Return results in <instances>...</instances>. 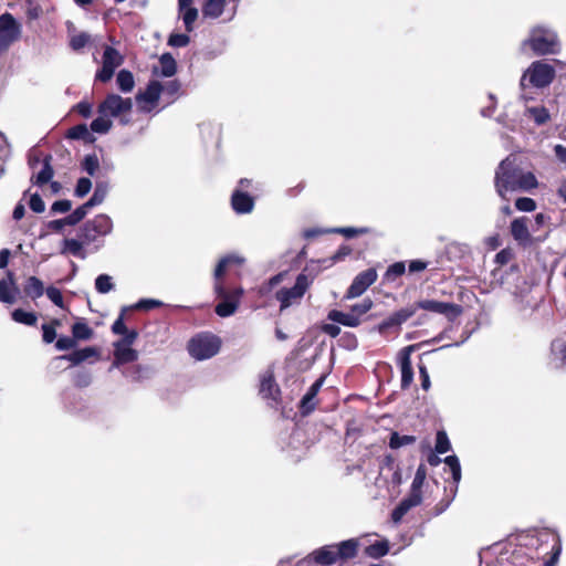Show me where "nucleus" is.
<instances>
[{
	"mask_svg": "<svg viewBox=\"0 0 566 566\" xmlns=\"http://www.w3.org/2000/svg\"><path fill=\"white\" fill-rule=\"evenodd\" d=\"M494 186L497 195L509 201L507 193L530 191L535 189L538 182L532 171L523 170L513 156H507L495 170Z\"/></svg>",
	"mask_w": 566,
	"mask_h": 566,
	"instance_id": "1",
	"label": "nucleus"
},
{
	"mask_svg": "<svg viewBox=\"0 0 566 566\" xmlns=\"http://www.w3.org/2000/svg\"><path fill=\"white\" fill-rule=\"evenodd\" d=\"M243 259L238 255H227L222 258L214 269V292L221 302L216 306V313L221 317H228L235 313L240 297L243 294L241 287H235L231 291H226L221 277L230 264H241Z\"/></svg>",
	"mask_w": 566,
	"mask_h": 566,
	"instance_id": "2",
	"label": "nucleus"
},
{
	"mask_svg": "<svg viewBox=\"0 0 566 566\" xmlns=\"http://www.w3.org/2000/svg\"><path fill=\"white\" fill-rule=\"evenodd\" d=\"M358 549V541L350 538L335 545H326L314 551L308 558L313 559L321 566H331L338 560L349 559L356 556Z\"/></svg>",
	"mask_w": 566,
	"mask_h": 566,
	"instance_id": "3",
	"label": "nucleus"
},
{
	"mask_svg": "<svg viewBox=\"0 0 566 566\" xmlns=\"http://www.w3.org/2000/svg\"><path fill=\"white\" fill-rule=\"evenodd\" d=\"M524 44L530 45L537 55L557 54L560 50L557 33L544 25L534 27Z\"/></svg>",
	"mask_w": 566,
	"mask_h": 566,
	"instance_id": "4",
	"label": "nucleus"
},
{
	"mask_svg": "<svg viewBox=\"0 0 566 566\" xmlns=\"http://www.w3.org/2000/svg\"><path fill=\"white\" fill-rule=\"evenodd\" d=\"M221 347V340L211 333H200L188 343L189 355L196 360H206L216 356Z\"/></svg>",
	"mask_w": 566,
	"mask_h": 566,
	"instance_id": "5",
	"label": "nucleus"
},
{
	"mask_svg": "<svg viewBox=\"0 0 566 566\" xmlns=\"http://www.w3.org/2000/svg\"><path fill=\"white\" fill-rule=\"evenodd\" d=\"M555 77V69L545 61L533 62L521 78V87L524 90L527 83L531 86L543 88L548 86Z\"/></svg>",
	"mask_w": 566,
	"mask_h": 566,
	"instance_id": "6",
	"label": "nucleus"
},
{
	"mask_svg": "<svg viewBox=\"0 0 566 566\" xmlns=\"http://www.w3.org/2000/svg\"><path fill=\"white\" fill-rule=\"evenodd\" d=\"M312 284V280L306 274H298L295 284L292 287H283L275 293V298L280 302V311L290 306L300 304L305 292Z\"/></svg>",
	"mask_w": 566,
	"mask_h": 566,
	"instance_id": "7",
	"label": "nucleus"
},
{
	"mask_svg": "<svg viewBox=\"0 0 566 566\" xmlns=\"http://www.w3.org/2000/svg\"><path fill=\"white\" fill-rule=\"evenodd\" d=\"M21 24L11 13L0 15V54L7 52L9 48L20 39Z\"/></svg>",
	"mask_w": 566,
	"mask_h": 566,
	"instance_id": "8",
	"label": "nucleus"
},
{
	"mask_svg": "<svg viewBox=\"0 0 566 566\" xmlns=\"http://www.w3.org/2000/svg\"><path fill=\"white\" fill-rule=\"evenodd\" d=\"M112 229V219L106 214H98L83 226L81 229V238L85 243H92L96 241L97 238L111 233Z\"/></svg>",
	"mask_w": 566,
	"mask_h": 566,
	"instance_id": "9",
	"label": "nucleus"
},
{
	"mask_svg": "<svg viewBox=\"0 0 566 566\" xmlns=\"http://www.w3.org/2000/svg\"><path fill=\"white\" fill-rule=\"evenodd\" d=\"M133 108V102L128 97H122L117 94H108L98 106V114L108 117H118L128 114Z\"/></svg>",
	"mask_w": 566,
	"mask_h": 566,
	"instance_id": "10",
	"label": "nucleus"
},
{
	"mask_svg": "<svg viewBox=\"0 0 566 566\" xmlns=\"http://www.w3.org/2000/svg\"><path fill=\"white\" fill-rule=\"evenodd\" d=\"M123 62L124 56L116 49L106 45L102 56V69L97 71L95 78L103 83L108 82Z\"/></svg>",
	"mask_w": 566,
	"mask_h": 566,
	"instance_id": "11",
	"label": "nucleus"
},
{
	"mask_svg": "<svg viewBox=\"0 0 566 566\" xmlns=\"http://www.w3.org/2000/svg\"><path fill=\"white\" fill-rule=\"evenodd\" d=\"M416 310L421 308L428 312L438 313L447 316L449 319H454L462 313L460 305L436 300H422L416 303Z\"/></svg>",
	"mask_w": 566,
	"mask_h": 566,
	"instance_id": "12",
	"label": "nucleus"
},
{
	"mask_svg": "<svg viewBox=\"0 0 566 566\" xmlns=\"http://www.w3.org/2000/svg\"><path fill=\"white\" fill-rule=\"evenodd\" d=\"M376 280L377 272L375 269H367L366 271L360 272L353 280L345 297L355 298L360 296Z\"/></svg>",
	"mask_w": 566,
	"mask_h": 566,
	"instance_id": "13",
	"label": "nucleus"
},
{
	"mask_svg": "<svg viewBox=\"0 0 566 566\" xmlns=\"http://www.w3.org/2000/svg\"><path fill=\"white\" fill-rule=\"evenodd\" d=\"M161 95V83L158 81H151L147 88L137 94L136 101L137 104L143 112H151L157 104L159 97Z\"/></svg>",
	"mask_w": 566,
	"mask_h": 566,
	"instance_id": "14",
	"label": "nucleus"
},
{
	"mask_svg": "<svg viewBox=\"0 0 566 566\" xmlns=\"http://www.w3.org/2000/svg\"><path fill=\"white\" fill-rule=\"evenodd\" d=\"M417 347L418 345H409L402 348L399 353V361L401 369V387L403 389L408 388L413 381V370L410 355L413 350H416Z\"/></svg>",
	"mask_w": 566,
	"mask_h": 566,
	"instance_id": "15",
	"label": "nucleus"
},
{
	"mask_svg": "<svg viewBox=\"0 0 566 566\" xmlns=\"http://www.w3.org/2000/svg\"><path fill=\"white\" fill-rule=\"evenodd\" d=\"M421 502L422 492L410 489L409 494L399 503V505L391 513V518L394 523H399L411 509L420 505Z\"/></svg>",
	"mask_w": 566,
	"mask_h": 566,
	"instance_id": "16",
	"label": "nucleus"
},
{
	"mask_svg": "<svg viewBox=\"0 0 566 566\" xmlns=\"http://www.w3.org/2000/svg\"><path fill=\"white\" fill-rule=\"evenodd\" d=\"M280 394V388L276 385L273 375L269 373L263 375L260 386V395L262 398L268 400L269 405L274 406L279 402Z\"/></svg>",
	"mask_w": 566,
	"mask_h": 566,
	"instance_id": "17",
	"label": "nucleus"
},
{
	"mask_svg": "<svg viewBox=\"0 0 566 566\" xmlns=\"http://www.w3.org/2000/svg\"><path fill=\"white\" fill-rule=\"evenodd\" d=\"M549 365L554 369L566 368V340L555 339L551 344Z\"/></svg>",
	"mask_w": 566,
	"mask_h": 566,
	"instance_id": "18",
	"label": "nucleus"
},
{
	"mask_svg": "<svg viewBox=\"0 0 566 566\" xmlns=\"http://www.w3.org/2000/svg\"><path fill=\"white\" fill-rule=\"evenodd\" d=\"M233 210L239 214L250 213L254 207V200L251 196L241 189H235L231 197Z\"/></svg>",
	"mask_w": 566,
	"mask_h": 566,
	"instance_id": "19",
	"label": "nucleus"
},
{
	"mask_svg": "<svg viewBox=\"0 0 566 566\" xmlns=\"http://www.w3.org/2000/svg\"><path fill=\"white\" fill-rule=\"evenodd\" d=\"M18 287L13 274L8 272L7 277L0 280V302L13 304L17 301Z\"/></svg>",
	"mask_w": 566,
	"mask_h": 566,
	"instance_id": "20",
	"label": "nucleus"
},
{
	"mask_svg": "<svg viewBox=\"0 0 566 566\" xmlns=\"http://www.w3.org/2000/svg\"><path fill=\"white\" fill-rule=\"evenodd\" d=\"M138 353L130 346L114 344V361L112 368H118L123 364L133 363L137 360Z\"/></svg>",
	"mask_w": 566,
	"mask_h": 566,
	"instance_id": "21",
	"label": "nucleus"
},
{
	"mask_svg": "<svg viewBox=\"0 0 566 566\" xmlns=\"http://www.w3.org/2000/svg\"><path fill=\"white\" fill-rule=\"evenodd\" d=\"M526 218H516L511 223V233L515 241L520 244L527 245L531 243V234L527 228Z\"/></svg>",
	"mask_w": 566,
	"mask_h": 566,
	"instance_id": "22",
	"label": "nucleus"
},
{
	"mask_svg": "<svg viewBox=\"0 0 566 566\" xmlns=\"http://www.w3.org/2000/svg\"><path fill=\"white\" fill-rule=\"evenodd\" d=\"M99 353L95 347H85L78 350H74L70 354L61 356V359L69 360L72 365L76 366L91 358H98Z\"/></svg>",
	"mask_w": 566,
	"mask_h": 566,
	"instance_id": "23",
	"label": "nucleus"
},
{
	"mask_svg": "<svg viewBox=\"0 0 566 566\" xmlns=\"http://www.w3.org/2000/svg\"><path fill=\"white\" fill-rule=\"evenodd\" d=\"M327 318L347 327H357L360 324V319L357 318V314H353L352 311L345 313L342 311L332 310L329 311Z\"/></svg>",
	"mask_w": 566,
	"mask_h": 566,
	"instance_id": "24",
	"label": "nucleus"
},
{
	"mask_svg": "<svg viewBox=\"0 0 566 566\" xmlns=\"http://www.w3.org/2000/svg\"><path fill=\"white\" fill-rule=\"evenodd\" d=\"M524 116L531 118L537 126H542L551 119V114L544 106H525Z\"/></svg>",
	"mask_w": 566,
	"mask_h": 566,
	"instance_id": "25",
	"label": "nucleus"
},
{
	"mask_svg": "<svg viewBox=\"0 0 566 566\" xmlns=\"http://www.w3.org/2000/svg\"><path fill=\"white\" fill-rule=\"evenodd\" d=\"M84 240L82 241L76 239H64L62 243L61 254L64 255H73L76 258L84 259L85 252H84Z\"/></svg>",
	"mask_w": 566,
	"mask_h": 566,
	"instance_id": "26",
	"label": "nucleus"
},
{
	"mask_svg": "<svg viewBox=\"0 0 566 566\" xmlns=\"http://www.w3.org/2000/svg\"><path fill=\"white\" fill-rule=\"evenodd\" d=\"M177 71V63L176 60L172 57L171 54L165 53L159 59V69L155 67L154 72L158 75L170 77L172 76Z\"/></svg>",
	"mask_w": 566,
	"mask_h": 566,
	"instance_id": "27",
	"label": "nucleus"
},
{
	"mask_svg": "<svg viewBox=\"0 0 566 566\" xmlns=\"http://www.w3.org/2000/svg\"><path fill=\"white\" fill-rule=\"evenodd\" d=\"M227 0H207L202 13L205 17L217 19L219 18L224 9Z\"/></svg>",
	"mask_w": 566,
	"mask_h": 566,
	"instance_id": "28",
	"label": "nucleus"
},
{
	"mask_svg": "<svg viewBox=\"0 0 566 566\" xmlns=\"http://www.w3.org/2000/svg\"><path fill=\"white\" fill-rule=\"evenodd\" d=\"M24 292L33 300L41 297L44 293V286L42 281L35 276H30L27 280Z\"/></svg>",
	"mask_w": 566,
	"mask_h": 566,
	"instance_id": "29",
	"label": "nucleus"
},
{
	"mask_svg": "<svg viewBox=\"0 0 566 566\" xmlns=\"http://www.w3.org/2000/svg\"><path fill=\"white\" fill-rule=\"evenodd\" d=\"M116 83H117L118 88L123 93L132 92L135 86L134 76H133L132 72H129L127 70H120L118 72L117 77H116Z\"/></svg>",
	"mask_w": 566,
	"mask_h": 566,
	"instance_id": "30",
	"label": "nucleus"
},
{
	"mask_svg": "<svg viewBox=\"0 0 566 566\" xmlns=\"http://www.w3.org/2000/svg\"><path fill=\"white\" fill-rule=\"evenodd\" d=\"M107 192L108 185L106 182H97L93 196L87 201V206H91L93 208L95 206L101 205L105 200Z\"/></svg>",
	"mask_w": 566,
	"mask_h": 566,
	"instance_id": "31",
	"label": "nucleus"
},
{
	"mask_svg": "<svg viewBox=\"0 0 566 566\" xmlns=\"http://www.w3.org/2000/svg\"><path fill=\"white\" fill-rule=\"evenodd\" d=\"M51 159H52V157L50 155L44 158L43 167L36 175L35 184H38L39 186L45 185L53 177V168L51 167Z\"/></svg>",
	"mask_w": 566,
	"mask_h": 566,
	"instance_id": "32",
	"label": "nucleus"
},
{
	"mask_svg": "<svg viewBox=\"0 0 566 566\" xmlns=\"http://www.w3.org/2000/svg\"><path fill=\"white\" fill-rule=\"evenodd\" d=\"M12 319L17 323L33 326L36 324L38 317L32 312H25L21 308H17L11 314Z\"/></svg>",
	"mask_w": 566,
	"mask_h": 566,
	"instance_id": "33",
	"label": "nucleus"
},
{
	"mask_svg": "<svg viewBox=\"0 0 566 566\" xmlns=\"http://www.w3.org/2000/svg\"><path fill=\"white\" fill-rule=\"evenodd\" d=\"M72 334L75 340H86L93 336V329L85 322H76L72 327Z\"/></svg>",
	"mask_w": 566,
	"mask_h": 566,
	"instance_id": "34",
	"label": "nucleus"
},
{
	"mask_svg": "<svg viewBox=\"0 0 566 566\" xmlns=\"http://www.w3.org/2000/svg\"><path fill=\"white\" fill-rule=\"evenodd\" d=\"M179 13L181 14L186 31L191 32L193 30V24L198 18V10L195 7H189L185 9H179Z\"/></svg>",
	"mask_w": 566,
	"mask_h": 566,
	"instance_id": "35",
	"label": "nucleus"
},
{
	"mask_svg": "<svg viewBox=\"0 0 566 566\" xmlns=\"http://www.w3.org/2000/svg\"><path fill=\"white\" fill-rule=\"evenodd\" d=\"M112 120L107 115H101L91 123V129L94 133L106 134L112 128Z\"/></svg>",
	"mask_w": 566,
	"mask_h": 566,
	"instance_id": "36",
	"label": "nucleus"
},
{
	"mask_svg": "<svg viewBox=\"0 0 566 566\" xmlns=\"http://www.w3.org/2000/svg\"><path fill=\"white\" fill-rule=\"evenodd\" d=\"M444 464L450 469L452 480L458 484L461 480V465L457 455H448Z\"/></svg>",
	"mask_w": 566,
	"mask_h": 566,
	"instance_id": "37",
	"label": "nucleus"
},
{
	"mask_svg": "<svg viewBox=\"0 0 566 566\" xmlns=\"http://www.w3.org/2000/svg\"><path fill=\"white\" fill-rule=\"evenodd\" d=\"M179 90L180 83L177 80H171L161 84V94L169 98L167 101L168 104L175 101Z\"/></svg>",
	"mask_w": 566,
	"mask_h": 566,
	"instance_id": "38",
	"label": "nucleus"
},
{
	"mask_svg": "<svg viewBox=\"0 0 566 566\" xmlns=\"http://www.w3.org/2000/svg\"><path fill=\"white\" fill-rule=\"evenodd\" d=\"M95 289L101 294H106L114 289L112 276L108 274H101L95 280Z\"/></svg>",
	"mask_w": 566,
	"mask_h": 566,
	"instance_id": "39",
	"label": "nucleus"
},
{
	"mask_svg": "<svg viewBox=\"0 0 566 566\" xmlns=\"http://www.w3.org/2000/svg\"><path fill=\"white\" fill-rule=\"evenodd\" d=\"M389 551L387 542H376L366 548V554L373 558H379L385 556Z\"/></svg>",
	"mask_w": 566,
	"mask_h": 566,
	"instance_id": "40",
	"label": "nucleus"
},
{
	"mask_svg": "<svg viewBox=\"0 0 566 566\" xmlns=\"http://www.w3.org/2000/svg\"><path fill=\"white\" fill-rule=\"evenodd\" d=\"M416 441V438L413 436H400L397 432L391 433L390 440H389V447L391 449H398L403 446L411 444Z\"/></svg>",
	"mask_w": 566,
	"mask_h": 566,
	"instance_id": "41",
	"label": "nucleus"
},
{
	"mask_svg": "<svg viewBox=\"0 0 566 566\" xmlns=\"http://www.w3.org/2000/svg\"><path fill=\"white\" fill-rule=\"evenodd\" d=\"M99 167L98 158L95 154L86 155L82 163V168L85 170L90 176H94Z\"/></svg>",
	"mask_w": 566,
	"mask_h": 566,
	"instance_id": "42",
	"label": "nucleus"
},
{
	"mask_svg": "<svg viewBox=\"0 0 566 566\" xmlns=\"http://www.w3.org/2000/svg\"><path fill=\"white\" fill-rule=\"evenodd\" d=\"M544 535L547 537H552V539L554 541V544L552 547L553 554L547 560H545L544 566H555V564L558 559V556L560 554V551H562L559 538L555 534L545 533Z\"/></svg>",
	"mask_w": 566,
	"mask_h": 566,
	"instance_id": "43",
	"label": "nucleus"
},
{
	"mask_svg": "<svg viewBox=\"0 0 566 566\" xmlns=\"http://www.w3.org/2000/svg\"><path fill=\"white\" fill-rule=\"evenodd\" d=\"M436 452L439 454H443L451 449V443L449 438L444 431H438L436 438Z\"/></svg>",
	"mask_w": 566,
	"mask_h": 566,
	"instance_id": "44",
	"label": "nucleus"
},
{
	"mask_svg": "<svg viewBox=\"0 0 566 566\" xmlns=\"http://www.w3.org/2000/svg\"><path fill=\"white\" fill-rule=\"evenodd\" d=\"M415 314H416V307L413 306V307L401 308V310L395 312L394 314H391V316L395 319L396 325H398L400 327L401 324L407 322Z\"/></svg>",
	"mask_w": 566,
	"mask_h": 566,
	"instance_id": "45",
	"label": "nucleus"
},
{
	"mask_svg": "<svg viewBox=\"0 0 566 566\" xmlns=\"http://www.w3.org/2000/svg\"><path fill=\"white\" fill-rule=\"evenodd\" d=\"M406 271V266H405V263L403 262H396L394 264H391L386 273H385V279L387 281H394L396 280L398 276L402 275Z\"/></svg>",
	"mask_w": 566,
	"mask_h": 566,
	"instance_id": "46",
	"label": "nucleus"
},
{
	"mask_svg": "<svg viewBox=\"0 0 566 566\" xmlns=\"http://www.w3.org/2000/svg\"><path fill=\"white\" fill-rule=\"evenodd\" d=\"M90 41L91 35L85 32H82L71 38L70 45L73 50L78 51L85 45H87Z\"/></svg>",
	"mask_w": 566,
	"mask_h": 566,
	"instance_id": "47",
	"label": "nucleus"
},
{
	"mask_svg": "<svg viewBox=\"0 0 566 566\" xmlns=\"http://www.w3.org/2000/svg\"><path fill=\"white\" fill-rule=\"evenodd\" d=\"M331 232L340 233L345 235L346 238H353L358 234H366L369 233L370 230L368 228H353V227H346V228H336L331 230Z\"/></svg>",
	"mask_w": 566,
	"mask_h": 566,
	"instance_id": "48",
	"label": "nucleus"
},
{
	"mask_svg": "<svg viewBox=\"0 0 566 566\" xmlns=\"http://www.w3.org/2000/svg\"><path fill=\"white\" fill-rule=\"evenodd\" d=\"M426 480V469L423 465H419L416 471L413 481L411 483V490L422 492V486Z\"/></svg>",
	"mask_w": 566,
	"mask_h": 566,
	"instance_id": "49",
	"label": "nucleus"
},
{
	"mask_svg": "<svg viewBox=\"0 0 566 566\" xmlns=\"http://www.w3.org/2000/svg\"><path fill=\"white\" fill-rule=\"evenodd\" d=\"M190 42V38L184 33H174L168 39V44L175 48H184L188 45Z\"/></svg>",
	"mask_w": 566,
	"mask_h": 566,
	"instance_id": "50",
	"label": "nucleus"
},
{
	"mask_svg": "<svg viewBox=\"0 0 566 566\" xmlns=\"http://www.w3.org/2000/svg\"><path fill=\"white\" fill-rule=\"evenodd\" d=\"M316 394L307 390V392L303 396L301 400V408L304 413H308L315 408V399Z\"/></svg>",
	"mask_w": 566,
	"mask_h": 566,
	"instance_id": "51",
	"label": "nucleus"
},
{
	"mask_svg": "<svg viewBox=\"0 0 566 566\" xmlns=\"http://www.w3.org/2000/svg\"><path fill=\"white\" fill-rule=\"evenodd\" d=\"M161 304L163 303L158 300L142 298L133 306V308L138 311H149L151 308L161 306Z\"/></svg>",
	"mask_w": 566,
	"mask_h": 566,
	"instance_id": "52",
	"label": "nucleus"
},
{
	"mask_svg": "<svg viewBox=\"0 0 566 566\" xmlns=\"http://www.w3.org/2000/svg\"><path fill=\"white\" fill-rule=\"evenodd\" d=\"M515 207L520 211L531 212L536 209V202L532 198L523 197L515 201Z\"/></svg>",
	"mask_w": 566,
	"mask_h": 566,
	"instance_id": "53",
	"label": "nucleus"
},
{
	"mask_svg": "<svg viewBox=\"0 0 566 566\" xmlns=\"http://www.w3.org/2000/svg\"><path fill=\"white\" fill-rule=\"evenodd\" d=\"M46 296L50 298L51 302H53L56 306L63 308V296L61 294V291L54 286H49L45 290Z\"/></svg>",
	"mask_w": 566,
	"mask_h": 566,
	"instance_id": "54",
	"label": "nucleus"
},
{
	"mask_svg": "<svg viewBox=\"0 0 566 566\" xmlns=\"http://www.w3.org/2000/svg\"><path fill=\"white\" fill-rule=\"evenodd\" d=\"M373 306V302L369 298L363 300L359 304H355L352 306L350 311L353 314H357V318L366 314Z\"/></svg>",
	"mask_w": 566,
	"mask_h": 566,
	"instance_id": "55",
	"label": "nucleus"
},
{
	"mask_svg": "<svg viewBox=\"0 0 566 566\" xmlns=\"http://www.w3.org/2000/svg\"><path fill=\"white\" fill-rule=\"evenodd\" d=\"M92 188V182L88 178H80L75 188V195L80 198L86 196Z\"/></svg>",
	"mask_w": 566,
	"mask_h": 566,
	"instance_id": "56",
	"label": "nucleus"
},
{
	"mask_svg": "<svg viewBox=\"0 0 566 566\" xmlns=\"http://www.w3.org/2000/svg\"><path fill=\"white\" fill-rule=\"evenodd\" d=\"M29 207L35 213H41L45 210L44 201L38 193L30 197Z\"/></svg>",
	"mask_w": 566,
	"mask_h": 566,
	"instance_id": "57",
	"label": "nucleus"
},
{
	"mask_svg": "<svg viewBox=\"0 0 566 566\" xmlns=\"http://www.w3.org/2000/svg\"><path fill=\"white\" fill-rule=\"evenodd\" d=\"M72 208V202L70 200H57L51 206L52 213H65L70 211Z\"/></svg>",
	"mask_w": 566,
	"mask_h": 566,
	"instance_id": "58",
	"label": "nucleus"
},
{
	"mask_svg": "<svg viewBox=\"0 0 566 566\" xmlns=\"http://www.w3.org/2000/svg\"><path fill=\"white\" fill-rule=\"evenodd\" d=\"M75 345H76L75 339L73 337H69V336H62L55 343V347L59 350L72 349L75 347Z\"/></svg>",
	"mask_w": 566,
	"mask_h": 566,
	"instance_id": "59",
	"label": "nucleus"
},
{
	"mask_svg": "<svg viewBox=\"0 0 566 566\" xmlns=\"http://www.w3.org/2000/svg\"><path fill=\"white\" fill-rule=\"evenodd\" d=\"M123 338L115 342L114 344H120L124 346H130L138 337V333L134 329H127L126 333L122 334Z\"/></svg>",
	"mask_w": 566,
	"mask_h": 566,
	"instance_id": "60",
	"label": "nucleus"
},
{
	"mask_svg": "<svg viewBox=\"0 0 566 566\" xmlns=\"http://www.w3.org/2000/svg\"><path fill=\"white\" fill-rule=\"evenodd\" d=\"M87 135V127L86 125H77L70 129L69 137L73 139H81L84 138Z\"/></svg>",
	"mask_w": 566,
	"mask_h": 566,
	"instance_id": "61",
	"label": "nucleus"
},
{
	"mask_svg": "<svg viewBox=\"0 0 566 566\" xmlns=\"http://www.w3.org/2000/svg\"><path fill=\"white\" fill-rule=\"evenodd\" d=\"M42 331H43V340L46 344L52 343L56 336L54 326L49 325V324H43Z\"/></svg>",
	"mask_w": 566,
	"mask_h": 566,
	"instance_id": "62",
	"label": "nucleus"
},
{
	"mask_svg": "<svg viewBox=\"0 0 566 566\" xmlns=\"http://www.w3.org/2000/svg\"><path fill=\"white\" fill-rule=\"evenodd\" d=\"M390 328H399L398 325H396V322L395 319L392 318V316L390 315L387 319L382 321L378 326H377V331L380 333V334H385L387 333L388 329Z\"/></svg>",
	"mask_w": 566,
	"mask_h": 566,
	"instance_id": "63",
	"label": "nucleus"
},
{
	"mask_svg": "<svg viewBox=\"0 0 566 566\" xmlns=\"http://www.w3.org/2000/svg\"><path fill=\"white\" fill-rule=\"evenodd\" d=\"M91 208H92L91 206H87V201L85 203H83L82 206H80L78 208H76L72 212V214L75 218V221H77V222L82 221L86 217V214Z\"/></svg>",
	"mask_w": 566,
	"mask_h": 566,
	"instance_id": "64",
	"label": "nucleus"
}]
</instances>
